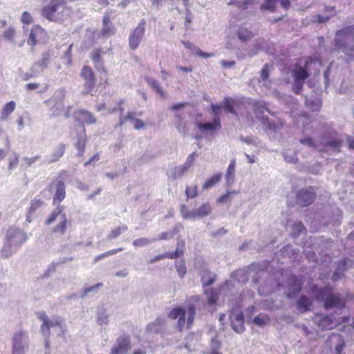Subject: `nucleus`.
<instances>
[{
	"label": "nucleus",
	"instance_id": "obj_1",
	"mask_svg": "<svg viewBox=\"0 0 354 354\" xmlns=\"http://www.w3.org/2000/svg\"><path fill=\"white\" fill-rule=\"evenodd\" d=\"M199 301V297L193 296L189 299V303L185 306H178L172 309L168 316L172 319H178L177 328L182 330L187 324V328H189L193 324L196 315V306L194 303Z\"/></svg>",
	"mask_w": 354,
	"mask_h": 354
},
{
	"label": "nucleus",
	"instance_id": "obj_2",
	"mask_svg": "<svg viewBox=\"0 0 354 354\" xmlns=\"http://www.w3.org/2000/svg\"><path fill=\"white\" fill-rule=\"evenodd\" d=\"M321 62L308 57L305 62L304 68L301 66H296L292 71L291 74L294 80L293 91L295 93L299 94L302 90L306 78L309 76V73L312 72L313 68L314 73L319 72Z\"/></svg>",
	"mask_w": 354,
	"mask_h": 354
},
{
	"label": "nucleus",
	"instance_id": "obj_3",
	"mask_svg": "<svg viewBox=\"0 0 354 354\" xmlns=\"http://www.w3.org/2000/svg\"><path fill=\"white\" fill-rule=\"evenodd\" d=\"M26 233L21 229L10 227L6 235L4 245L0 252L1 257H10L27 240Z\"/></svg>",
	"mask_w": 354,
	"mask_h": 354
},
{
	"label": "nucleus",
	"instance_id": "obj_4",
	"mask_svg": "<svg viewBox=\"0 0 354 354\" xmlns=\"http://www.w3.org/2000/svg\"><path fill=\"white\" fill-rule=\"evenodd\" d=\"M312 295L316 300L324 301L326 309L332 308H343L346 301V298L341 296L340 294L333 292L332 290L327 286L324 288L313 287Z\"/></svg>",
	"mask_w": 354,
	"mask_h": 354
},
{
	"label": "nucleus",
	"instance_id": "obj_5",
	"mask_svg": "<svg viewBox=\"0 0 354 354\" xmlns=\"http://www.w3.org/2000/svg\"><path fill=\"white\" fill-rule=\"evenodd\" d=\"M335 46L350 58L354 57V26L337 32Z\"/></svg>",
	"mask_w": 354,
	"mask_h": 354
},
{
	"label": "nucleus",
	"instance_id": "obj_6",
	"mask_svg": "<svg viewBox=\"0 0 354 354\" xmlns=\"http://www.w3.org/2000/svg\"><path fill=\"white\" fill-rule=\"evenodd\" d=\"M299 142L312 149L326 152L339 151L342 145V142L339 139L335 138L329 140L326 138H322L320 142L317 143L308 136L301 138Z\"/></svg>",
	"mask_w": 354,
	"mask_h": 354
},
{
	"label": "nucleus",
	"instance_id": "obj_7",
	"mask_svg": "<svg viewBox=\"0 0 354 354\" xmlns=\"http://www.w3.org/2000/svg\"><path fill=\"white\" fill-rule=\"evenodd\" d=\"M64 210V206H57L46 221V224L47 225H51L54 222L57 221L58 223L53 227L52 232L56 234H60L61 235H63L66 230L67 218Z\"/></svg>",
	"mask_w": 354,
	"mask_h": 354
},
{
	"label": "nucleus",
	"instance_id": "obj_8",
	"mask_svg": "<svg viewBox=\"0 0 354 354\" xmlns=\"http://www.w3.org/2000/svg\"><path fill=\"white\" fill-rule=\"evenodd\" d=\"M349 320V317L343 316L338 319L333 317V315H324L317 314L313 317V322L322 330L333 329L339 324L346 323Z\"/></svg>",
	"mask_w": 354,
	"mask_h": 354
},
{
	"label": "nucleus",
	"instance_id": "obj_9",
	"mask_svg": "<svg viewBox=\"0 0 354 354\" xmlns=\"http://www.w3.org/2000/svg\"><path fill=\"white\" fill-rule=\"evenodd\" d=\"M29 337L26 331L18 330L13 334L12 351L13 354H24L28 348Z\"/></svg>",
	"mask_w": 354,
	"mask_h": 354
},
{
	"label": "nucleus",
	"instance_id": "obj_10",
	"mask_svg": "<svg viewBox=\"0 0 354 354\" xmlns=\"http://www.w3.org/2000/svg\"><path fill=\"white\" fill-rule=\"evenodd\" d=\"M254 106V113L257 118L262 120V123L266 128L273 130L274 131H279L282 128L283 123L281 121H271L268 118L261 117V115L263 113V109H265L264 103L256 102Z\"/></svg>",
	"mask_w": 354,
	"mask_h": 354
},
{
	"label": "nucleus",
	"instance_id": "obj_11",
	"mask_svg": "<svg viewBox=\"0 0 354 354\" xmlns=\"http://www.w3.org/2000/svg\"><path fill=\"white\" fill-rule=\"evenodd\" d=\"M146 28V21L142 19L138 26L132 30L129 37V46L131 50H136L144 37Z\"/></svg>",
	"mask_w": 354,
	"mask_h": 354
},
{
	"label": "nucleus",
	"instance_id": "obj_12",
	"mask_svg": "<svg viewBox=\"0 0 354 354\" xmlns=\"http://www.w3.org/2000/svg\"><path fill=\"white\" fill-rule=\"evenodd\" d=\"M65 90L61 88L56 91L55 95L53 97L45 102L46 104L50 106L53 115L57 116L61 114V112L64 107L63 100L65 97Z\"/></svg>",
	"mask_w": 354,
	"mask_h": 354
},
{
	"label": "nucleus",
	"instance_id": "obj_13",
	"mask_svg": "<svg viewBox=\"0 0 354 354\" xmlns=\"http://www.w3.org/2000/svg\"><path fill=\"white\" fill-rule=\"evenodd\" d=\"M47 36L46 30L39 25H34L30 30L27 44L31 46L32 50L38 43Z\"/></svg>",
	"mask_w": 354,
	"mask_h": 354
},
{
	"label": "nucleus",
	"instance_id": "obj_14",
	"mask_svg": "<svg viewBox=\"0 0 354 354\" xmlns=\"http://www.w3.org/2000/svg\"><path fill=\"white\" fill-rule=\"evenodd\" d=\"M315 194L312 187L301 189L297 194V203L301 206H308L315 200Z\"/></svg>",
	"mask_w": 354,
	"mask_h": 354
},
{
	"label": "nucleus",
	"instance_id": "obj_15",
	"mask_svg": "<svg viewBox=\"0 0 354 354\" xmlns=\"http://www.w3.org/2000/svg\"><path fill=\"white\" fill-rule=\"evenodd\" d=\"M56 57L55 54V51L53 49H49L41 54V59L32 65V70L34 71H39V72H42L45 68H46L51 60Z\"/></svg>",
	"mask_w": 354,
	"mask_h": 354
},
{
	"label": "nucleus",
	"instance_id": "obj_16",
	"mask_svg": "<svg viewBox=\"0 0 354 354\" xmlns=\"http://www.w3.org/2000/svg\"><path fill=\"white\" fill-rule=\"evenodd\" d=\"M131 348L130 339L128 336L119 337L114 346L111 348L110 354H127Z\"/></svg>",
	"mask_w": 354,
	"mask_h": 354
},
{
	"label": "nucleus",
	"instance_id": "obj_17",
	"mask_svg": "<svg viewBox=\"0 0 354 354\" xmlns=\"http://www.w3.org/2000/svg\"><path fill=\"white\" fill-rule=\"evenodd\" d=\"M63 8V1L53 0L50 2L49 6L43 8L42 15L49 20H55L57 18L56 13L58 12L60 9L62 10Z\"/></svg>",
	"mask_w": 354,
	"mask_h": 354
},
{
	"label": "nucleus",
	"instance_id": "obj_18",
	"mask_svg": "<svg viewBox=\"0 0 354 354\" xmlns=\"http://www.w3.org/2000/svg\"><path fill=\"white\" fill-rule=\"evenodd\" d=\"M81 75L85 81V92L90 93L95 84V79L92 69L89 66H84L81 73Z\"/></svg>",
	"mask_w": 354,
	"mask_h": 354
},
{
	"label": "nucleus",
	"instance_id": "obj_19",
	"mask_svg": "<svg viewBox=\"0 0 354 354\" xmlns=\"http://www.w3.org/2000/svg\"><path fill=\"white\" fill-rule=\"evenodd\" d=\"M302 283L301 279L297 276L292 275L288 280L287 296L289 298L294 297L301 289Z\"/></svg>",
	"mask_w": 354,
	"mask_h": 354
},
{
	"label": "nucleus",
	"instance_id": "obj_20",
	"mask_svg": "<svg viewBox=\"0 0 354 354\" xmlns=\"http://www.w3.org/2000/svg\"><path fill=\"white\" fill-rule=\"evenodd\" d=\"M230 319L232 328L235 332L241 333L245 330L243 315L241 312L233 311Z\"/></svg>",
	"mask_w": 354,
	"mask_h": 354
},
{
	"label": "nucleus",
	"instance_id": "obj_21",
	"mask_svg": "<svg viewBox=\"0 0 354 354\" xmlns=\"http://www.w3.org/2000/svg\"><path fill=\"white\" fill-rule=\"evenodd\" d=\"M196 126L203 133L220 130L221 128L220 117L214 118L212 122H198L196 124Z\"/></svg>",
	"mask_w": 354,
	"mask_h": 354
},
{
	"label": "nucleus",
	"instance_id": "obj_22",
	"mask_svg": "<svg viewBox=\"0 0 354 354\" xmlns=\"http://www.w3.org/2000/svg\"><path fill=\"white\" fill-rule=\"evenodd\" d=\"M54 186L56 187V192L53 198V204L58 205L66 197V191H65V185L64 183L62 180H59L55 183V185H51L50 188L52 189Z\"/></svg>",
	"mask_w": 354,
	"mask_h": 354
},
{
	"label": "nucleus",
	"instance_id": "obj_23",
	"mask_svg": "<svg viewBox=\"0 0 354 354\" xmlns=\"http://www.w3.org/2000/svg\"><path fill=\"white\" fill-rule=\"evenodd\" d=\"M75 118L77 120L87 124H93L96 122V118L94 117L93 113L84 109L77 111L75 113Z\"/></svg>",
	"mask_w": 354,
	"mask_h": 354
},
{
	"label": "nucleus",
	"instance_id": "obj_24",
	"mask_svg": "<svg viewBox=\"0 0 354 354\" xmlns=\"http://www.w3.org/2000/svg\"><path fill=\"white\" fill-rule=\"evenodd\" d=\"M66 146L64 144H59L56 146L52 153L48 156L47 161L48 163H53L58 161L65 152Z\"/></svg>",
	"mask_w": 354,
	"mask_h": 354
},
{
	"label": "nucleus",
	"instance_id": "obj_25",
	"mask_svg": "<svg viewBox=\"0 0 354 354\" xmlns=\"http://www.w3.org/2000/svg\"><path fill=\"white\" fill-rule=\"evenodd\" d=\"M129 120L133 124L134 129H140L144 127V122L140 119H135L133 113H129L127 116L121 117L118 125L122 126L125 122Z\"/></svg>",
	"mask_w": 354,
	"mask_h": 354
},
{
	"label": "nucleus",
	"instance_id": "obj_26",
	"mask_svg": "<svg viewBox=\"0 0 354 354\" xmlns=\"http://www.w3.org/2000/svg\"><path fill=\"white\" fill-rule=\"evenodd\" d=\"M312 301L304 295H301L297 301V308L299 313H304L311 310Z\"/></svg>",
	"mask_w": 354,
	"mask_h": 354
},
{
	"label": "nucleus",
	"instance_id": "obj_27",
	"mask_svg": "<svg viewBox=\"0 0 354 354\" xmlns=\"http://www.w3.org/2000/svg\"><path fill=\"white\" fill-rule=\"evenodd\" d=\"M293 121L295 124L301 126L304 132L309 129L308 125L312 122L309 117L304 113H301L298 117H296V115H294Z\"/></svg>",
	"mask_w": 354,
	"mask_h": 354
},
{
	"label": "nucleus",
	"instance_id": "obj_28",
	"mask_svg": "<svg viewBox=\"0 0 354 354\" xmlns=\"http://www.w3.org/2000/svg\"><path fill=\"white\" fill-rule=\"evenodd\" d=\"M16 103L15 101H10L6 103L2 108L0 113V121H6L9 115L15 111Z\"/></svg>",
	"mask_w": 354,
	"mask_h": 354
},
{
	"label": "nucleus",
	"instance_id": "obj_29",
	"mask_svg": "<svg viewBox=\"0 0 354 354\" xmlns=\"http://www.w3.org/2000/svg\"><path fill=\"white\" fill-rule=\"evenodd\" d=\"M165 324V319L162 317H158L156 319H155L153 322L148 324L147 327V332L151 333H158L162 330Z\"/></svg>",
	"mask_w": 354,
	"mask_h": 354
},
{
	"label": "nucleus",
	"instance_id": "obj_30",
	"mask_svg": "<svg viewBox=\"0 0 354 354\" xmlns=\"http://www.w3.org/2000/svg\"><path fill=\"white\" fill-rule=\"evenodd\" d=\"M328 342L330 343H336L335 345V351L337 354H340L344 346V341L343 337L339 334H332L329 338Z\"/></svg>",
	"mask_w": 354,
	"mask_h": 354
},
{
	"label": "nucleus",
	"instance_id": "obj_31",
	"mask_svg": "<svg viewBox=\"0 0 354 354\" xmlns=\"http://www.w3.org/2000/svg\"><path fill=\"white\" fill-rule=\"evenodd\" d=\"M174 125L176 129L181 133L185 134L188 131V127L186 122H185L183 117L176 113L175 115Z\"/></svg>",
	"mask_w": 354,
	"mask_h": 354
},
{
	"label": "nucleus",
	"instance_id": "obj_32",
	"mask_svg": "<svg viewBox=\"0 0 354 354\" xmlns=\"http://www.w3.org/2000/svg\"><path fill=\"white\" fill-rule=\"evenodd\" d=\"M201 281L204 286H209L215 280L216 274L204 268L201 271Z\"/></svg>",
	"mask_w": 354,
	"mask_h": 354
},
{
	"label": "nucleus",
	"instance_id": "obj_33",
	"mask_svg": "<svg viewBox=\"0 0 354 354\" xmlns=\"http://www.w3.org/2000/svg\"><path fill=\"white\" fill-rule=\"evenodd\" d=\"M187 170L183 166L171 167L167 170V176L172 179H176L183 176Z\"/></svg>",
	"mask_w": 354,
	"mask_h": 354
},
{
	"label": "nucleus",
	"instance_id": "obj_34",
	"mask_svg": "<svg viewBox=\"0 0 354 354\" xmlns=\"http://www.w3.org/2000/svg\"><path fill=\"white\" fill-rule=\"evenodd\" d=\"M182 43L186 48L192 50L194 53H196V55H198L201 57L207 58V57H211L214 56V53H205V52L202 51L198 47L195 46L192 43H191L188 41H182Z\"/></svg>",
	"mask_w": 354,
	"mask_h": 354
},
{
	"label": "nucleus",
	"instance_id": "obj_35",
	"mask_svg": "<svg viewBox=\"0 0 354 354\" xmlns=\"http://www.w3.org/2000/svg\"><path fill=\"white\" fill-rule=\"evenodd\" d=\"M235 166H236V161L235 160H232L230 165H228V167L227 169L226 173H225V180L227 184V185H231L234 180V174H235Z\"/></svg>",
	"mask_w": 354,
	"mask_h": 354
},
{
	"label": "nucleus",
	"instance_id": "obj_36",
	"mask_svg": "<svg viewBox=\"0 0 354 354\" xmlns=\"http://www.w3.org/2000/svg\"><path fill=\"white\" fill-rule=\"evenodd\" d=\"M82 129H83V133L79 136V137L77 138V141L75 145L76 149L77 150V155L80 156H82L83 153H84L85 145H86V142L85 131H84V128L83 126H82Z\"/></svg>",
	"mask_w": 354,
	"mask_h": 354
},
{
	"label": "nucleus",
	"instance_id": "obj_37",
	"mask_svg": "<svg viewBox=\"0 0 354 354\" xmlns=\"http://www.w3.org/2000/svg\"><path fill=\"white\" fill-rule=\"evenodd\" d=\"M283 159L288 163H297L298 161L297 153L292 149H286L282 152Z\"/></svg>",
	"mask_w": 354,
	"mask_h": 354
},
{
	"label": "nucleus",
	"instance_id": "obj_38",
	"mask_svg": "<svg viewBox=\"0 0 354 354\" xmlns=\"http://www.w3.org/2000/svg\"><path fill=\"white\" fill-rule=\"evenodd\" d=\"M91 59L95 64V68L97 70L104 71V66H103V62H102V59H101L100 49H95L93 50L92 54H91Z\"/></svg>",
	"mask_w": 354,
	"mask_h": 354
},
{
	"label": "nucleus",
	"instance_id": "obj_39",
	"mask_svg": "<svg viewBox=\"0 0 354 354\" xmlns=\"http://www.w3.org/2000/svg\"><path fill=\"white\" fill-rule=\"evenodd\" d=\"M16 35L17 30L13 26H9L3 32V39L11 44H15V39Z\"/></svg>",
	"mask_w": 354,
	"mask_h": 354
},
{
	"label": "nucleus",
	"instance_id": "obj_40",
	"mask_svg": "<svg viewBox=\"0 0 354 354\" xmlns=\"http://www.w3.org/2000/svg\"><path fill=\"white\" fill-rule=\"evenodd\" d=\"M306 106L311 111H316L319 109L322 102L317 97L308 98L306 100Z\"/></svg>",
	"mask_w": 354,
	"mask_h": 354
},
{
	"label": "nucleus",
	"instance_id": "obj_41",
	"mask_svg": "<svg viewBox=\"0 0 354 354\" xmlns=\"http://www.w3.org/2000/svg\"><path fill=\"white\" fill-rule=\"evenodd\" d=\"M43 203H44V202L40 198H38L37 197H35L32 201L31 205L30 206L29 211H28V215L27 216V218H26V220L28 222H30V214L32 213H34L37 209H39L40 207H41Z\"/></svg>",
	"mask_w": 354,
	"mask_h": 354
},
{
	"label": "nucleus",
	"instance_id": "obj_42",
	"mask_svg": "<svg viewBox=\"0 0 354 354\" xmlns=\"http://www.w3.org/2000/svg\"><path fill=\"white\" fill-rule=\"evenodd\" d=\"M39 318L43 321V324L41 326V330L44 336H48L50 334V328L48 325V317L46 314L43 312L38 314Z\"/></svg>",
	"mask_w": 354,
	"mask_h": 354
},
{
	"label": "nucleus",
	"instance_id": "obj_43",
	"mask_svg": "<svg viewBox=\"0 0 354 354\" xmlns=\"http://www.w3.org/2000/svg\"><path fill=\"white\" fill-rule=\"evenodd\" d=\"M97 322L99 325H106L109 322V315L104 308H99L97 313Z\"/></svg>",
	"mask_w": 354,
	"mask_h": 354
},
{
	"label": "nucleus",
	"instance_id": "obj_44",
	"mask_svg": "<svg viewBox=\"0 0 354 354\" xmlns=\"http://www.w3.org/2000/svg\"><path fill=\"white\" fill-rule=\"evenodd\" d=\"M146 80H147V82L148 83V84L151 88H153L157 92V93L160 95V97H166V93L164 92L162 88L160 86L158 82L156 80H155L152 78H149V77L146 78Z\"/></svg>",
	"mask_w": 354,
	"mask_h": 354
},
{
	"label": "nucleus",
	"instance_id": "obj_45",
	"mask_svg": "<svg viewBox=\"0 0 354 354\" xmlns=\"http://www.w3.org/2000/svg\"><path fill=\"white\" fill-rule=\"evenodd\" d=\"M237 36L242 41H245L252 37V33L247 28L241 26L237 31Z\"/></svg>",
	"mask_w": 354,
	"mask_h": 354
},
{
	"label": "nucleus",
	"instance_id": "obj_46",
	"mask_svg": "<svg viewBox=\"0 0 354 354\" xmlns=\"http://www.w3.org/2000/svg\"><path fill=\"white\" fill-rule=\"evenodd\" d=\"M221 178V174H218L214 175L212 178L207 179L202 186L203 189H208L214 186L217 183L220 181Z\"/></svg>",
	"mask_w": 354,
	"mask_h": 354
},
{
	"label": "nucleus",
	"instance_id": "obj_47",
	"mask_svg": "<svg viewBox=\"0 0 354 354\" xmlns=\"http://www.w3.org/2000/svg\"><path fill=\"white\" fill-rule=\"evenodd\" d=\"M156 241H157V239H156L139 238V239H135L133 241V245L135 247L142 248V247H145Z\"/></svg>",
	"mask_w": 354,
	"mask_h": 354
},
{
	"label": "nucleus",
	"instance_id": "obj_48",
	"mask_svg": "<svg viewBox=\"0 0 354 354\" xmlns=\"http://www.w3.org/2000/svg\"><path fill=\"white\" fill-rule=\"evenodd\" d=\"M212 212V207L209 203H205L201 205L199 208L196 209V214L198 217L201 218L207 216Z\"/></svg>",
	"mask_w": 354,
	"mask_h": 354
},
{
	"label": "nucleus",
	"instance_id": "obj_49",
	"mask_svg": "<svg viewBox=\"0 0 354 354\" xmlns=\"http://www.w3.org/2000/svg\"><path fill=\"white\" fill-rule=\"evenodd\" d=\"M270 321L269 317L266 314H259L253 319L254 323L260 327L264 326Z\"/></svg>",
	"mask_w": 354,
	"mask_h": 354
},
{
	"label": "nucleus",
	"instance_id": "obj_50",
	"mask_svg": "<svg viewBox=\"0 0 354 354\" xmlns=\"http://www.w3.org/2000/svg\"><path fill=\"white\" fill-rule=\"evenodd\" d=\"M127 226L125 225H123L122 226H120L115 229H113L111 231L109 234L108 235V239L109 240L115 239L118 236H120L122 233L126 232L127 230Z\"/></svg>",
	"mask_w": 354,
	"mask_h": 354
},
{
	"label": "nucleus",
	"instance_id": "obj_51",
	"mask_svg": "<svg viewBox=\"0 0 354 354\" xmlns=\"http://www.w3.org/2000/svg\"><path fill=\"white\" fill-rule=\"evenodd\" d=\"M345 269H346V261L342 260L339 262L338 268H337V270L333 274V277H332L333 281L338 280L341 277V275L342 274V273L345 270Z\"/></svg>",
	"mask_w": 354,
	"mask_h": 354
},
{
	"label": "nucleus",
	"instance_id": "obj_52",
	"mask_svg": "<svg viewBox=\"0 0 354 354\" xmlns=\"http://www.w3.org/2000/svg\"><path fill=\"white\" fill-rule=\"evenodd\" d=\"M240 140L248 145H252V146H254L256 147H258L260 146V142L259 140V139L256 137H252V136H250V137H243V136H241L240 137Z\"/></svg>",
	"mask_w": 354,
	"mask_h": 354
},
{
	"label": "nucleus",
	"instance_id": "obj_53",
	"mask_svg": "<svg viewBox=\"0 0 354 354\" xmlns=\"http://www.w3.org/2000/svg\"><path fill=\"white\" fill-rule=\"evenodd\" d=\"M40 73L39 71H34L32 70V66L30 68V72H21L20 77L24 81H28V80L37 77Z\"/></svg>",
	"mask_w": 354,
	"mask_h": 354
},
{
	"label": "nucleus",
	"instance_id": "obj_54",
	"mask_svg": "<svg viewBox=\"0 0 354 354\" xmlns=\"http://www.w3.org/2000/svg\"><path fill=\"white\" fill-rule=\"evenodd\" d=\"M304 230L305 227L304 225L301 222H297L294 223L292 225V234L296 237L302 233Z\"/></svg>",
	"mask_w": 354,
	"mask_h": 354
},
{
	"label": "nucleus",
	"instance_id": "obj_55",
	"mask_svg": "<svg viewBox=\"0 0 354 354\" xmlns=\"http://www.w3.org/2000/svg\"><path fill=\"white\" fill-rule=\"evenodd\" d=\"M41 156L37 155L33 157H24L21 160L22 165L30 167L34 163H35L37 160H40Z\"/></svg>",
	"mask_w": 354,
	"mask_h": 354
},
{
	"label": "nucleus",
	"instance_id": "obj_56",
	"mask_svg": "<svg viewBox=\"0 0 354 354\" xmlns=\"http://www.w3.org/2000/svg\"><path fill=\"white\" fill-rule=\"evenodd\" d=\"M123 250V248H117V249H113V250H109L106 252H104L97 257H95V261H99L100 259H102L103 258H105V257H107L109 256H111V255H114L121 251Z\"/></svg>",
	"mask_w": 354,
	"mask_h": 354
},
{
	"label": "nucleus",
	"instance_id": "obj_57",
	"mask_svg": "<svg viewBox=\"0 0 354 354\" xmlns=\"http://www.w3.org/2000/svg\"><path fill=\"white\" fill-rule=\"evenodd\" d=\"M20 20L24 25H29L33 22L32 15L26 11L22 13Z\"/></svg>",
	"mask_w": 354,
	"mask_h": 354
},
{
	"label": "nucleus",
	"instance_id": "obj_58",
	"mask_svg": "<svg viewBox=\"0 0 354 354\" xmlns=\"http://www.w3.org/2000/svg\"><path fill=\"white\" fill-rule=\"evenodd\" d=\"M176 270L180 277H183L187 272V268L183 261H178L176 264Z\"/></svg>",
	"mask_w": 354,
	"mask_h": 354
},
{
	"label": "nucleus",
	"instance_id": "obj_59",
	"mask_svg": "<svg viewBox=\"0 0 354 354\" xmlns=\"http://www.w3.org/2000/svg\"><path fill=\"white\" fill-rule=\"evenodd\" d=\"M327 12H331V15H319L317 16V21L319 23H324L326 21H327L331 15H333L334 13V7H329V8H327L326 10Z\"/></svg>",
	"mask_w": 354,
	"mask_h": 354
},
{
	"label": "nucleus",
	"instance_id": "obj_60",
	"mask_svg": "<svg viewBox=\"0 0 354 354\" xmlns=\"http://www.w3.org/2000/svg\"><path fill=\"white\" fill-rule=\"evenodd\" d=\"M222 106L224 107L228 112L232 114H236V112L232 106L231 99L225 97Z\"/></svg>",
	"mask_w": 354,
	"mask_h": 354
},
{
	"label": "nucleus",
	"instance_id": "obj_61",
	"mask_svg": "<svg viewBox=\"0 0 354 354\" xmlns=\"http://www.w3.org/2000/svg\"><path fill=\"white\" fill-rule=\"evenodd\" d=\"M197 156L196 153L193 152L191 153L187 158L185 162L182 165L187 170L189 169V168L192 166V163L194 162L195 158Z\"/></svg>",
	"mask_w": 354,
	"mask_h": 354
},
{
	"label": "nucleus",
	"instance_id": "obj_62",
	"mask_svg": "<svg viewBox=\"0 0 354 354\" xmlns=\"http://www.w3.org/2000/svg\"><path fill=\"white\" fill-rule=\"evenodd\" d=\"M110 22L109 18L107 16H104L103 19L104 28L102 29L103 35H110L112 32L111 28L108 27V25Z\"/></svg>",
	"mask_w": 354,
	"mask_h": 354
},
{
	"label": "nucleus",
	"instance_id": "obj_63",
	"mask_svg": "<svg viewBox=\"0 0 354 354\" xmlns=\"http://www.w3.org/2000/svg\"><path fill=\"white\" fill-rule=\"evenodd\" d=\"M71 49H72V44L70 45L66 50V52L64 53V55L62 56V59L64 60V62H66V64L71 65Z\"/></svg>",
	"mask_w": 354,
	"mask_h": 354
},
{
	"label": "nucleus",
	"instance_id": "obj_64",
	"mask_svg": "<svg viewBox=\"0 0 354 354\" xmlns=\"http://www.w3.org/2000/svg\"><path fill=\"white\" fill-rule=\"evenodd\" d=\"M221 348V343L217 339V338L213 337L211 341L210 344V351H218V350Z\"/></svg>",
	"mask_w": 354,
	"mask_h": 354
}]
</instances>
